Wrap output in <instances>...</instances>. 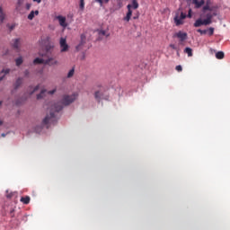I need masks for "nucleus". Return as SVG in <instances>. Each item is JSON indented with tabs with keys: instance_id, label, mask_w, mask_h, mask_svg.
I'll use <instances>...</instances> for the list:
<instances>
[{
	"instance_id": "obj_1",
	"label": "nucleus",
	"mask_w": 230,
	"mask_h": 230,
	"mask_svg": "<svg viewBox=\"0 0 230 230\" xmlns=\"http://www.w3.org/2000/svg\"><path fill=\"white\" fill-rule=\"evenodd\" d=\"M78 97V94L74 93L72 95H65L62 102L51 103V107L49 108V115H47L42 120V125L53 124L57 121V112H60L64 109V105H71L75 100Z\"/></svg>"
},
{
	"instance_id": "obj_2",
	"label": "nucleus",
	"mask_w": 230,
	"mask_h": 230,
	"mask_svg": "<svg viewBox=\"0 0 230 230\" xmlns=\"http://www.w3.org/2000/svg\"><path fill=\"white\" fill-rule=\"evenodd\" d=\"M128 13L126 17L123 18V21H126V22H128L132 17V8L133 10H137L139 8V4L137 3V0H132V4H128Z\"/></svg>"
},
{
	"instance_id": "obj_3",
	"label": "nucleus",
	"mask_w": 230,
	"mask_h": 230,
	"mask_svg": "<svg viewBox=\"0 0 230 230\" xmlns=\"http://www.w3.org/2000/svg\"><path fill=\"white\" fill-rule=\"evenodd\" d=\"M33 64H47L49 66H57L58 64V61H57L55 58H50L47 60H44L40 58H37L33 60Z\"/></svg>"
},
{
	"instance_id": "obj_4",
	"label": "nucleus",
	"mask_w": 230,
	"mask_h": 230,
	"mask_svg": "<svg viewBox=\"0 0 230 230\" xmlns=\"http://www.w3.org/2000/svg\"><path fill=\"white\" fill-rule=\"evenodd\" d=\"M218 15V10L216 11H209L206 13L205 17V23L206 24H211L213 22L212 19L213 17H217Z\"/></svg>"
},
{
	"instance_id": "obj_5",
	"label": "nucleus",
	"mask_w": 230,
	"mask_h": 230,
	"mask_svg": "<svg viewBox=\"0 0 230 230\" xmlns=\"http://www.w3.org/2000/svg\"><path fill=\"white\" fill-rule=\"evenodd\" d=\"M59 46L61 53H66L69 51V45L67 44V40H66V38H60Z\"/></svg>"
},
{
	"instance_id": "obj_6",
	"label": "nucleus",
	"mask_w": 230,
	"mask_h": 230,
	"mask_svg": "<svg viewBox=\"0 0 230 230\" xmlns=\"http://www.w3.org/2000/svg\"><path fill=\"white\" fill-rule=\"evenodd\" d=\"M184 19H186V13H181L180 17H179V14H176L174 17V22H175L176 26H181V24H183Z\"/></svg>"
},
{
	"instance_id": "obj_7",
	"label": "nucleus",
	"mask_w": 230,
	"mask_h": 230,
	"mask_svg": "<svg viewBox=\"0 0 230 230\" xmlns=\"http://www.w3.org/2000/svg\"><path fill=\"white\" fill-rule=\"evenodd\" d=\"M217 10H218L217 6H210L209 5V0L207 1L206 5L203 6V8H202L203 13H206V12H215Z\"/></svg>"
},
{
	"instance_id": "obj_8",
	"label": "nucleus",
	"mask_w": 230,
	"mask_h": 230,
	"mask_svg": "<svg viewBox=\"0 0 230 230\" xmlns=\"http://www.w3.org/2000/svg\"><path fill=\"white\" fill-rule=\"evenodd\" d=\"M21 42L22 40L20 38L12 40V46L13 49H16L18 52L21 51Z\"/></svg>"
},
{
	"instance_id": "obj_9",
	"label": "nucleus",
	"mask_w": 230,
	"mask_h": 230,
	"mask_svg": "<svg viewBox=\"0 0 230 230\" xmlns=\"http://www.w3.org/2000/svg\"><path fill=\"white\" fill-rule=\"evenodd\" d=\"M173 37H177V39L180 40V42H184V40L188 39V33L180 31L177 33H175Z\"/></svg>"
},
{
	"instance_id": "obj_10",
	"label": "nucleus",
	"mask_w": 230,
	"mask_h": 230,
	"mask_svg": "<svg viewBox=\"0 0 230 230\" xmlns=\"http://www.w3.org/2000/svg\"><path fill=\"white\" fill-rule=\"evenodd\" d=\"M46 93H48V94H55V93H57V88H55L54 90H52V91H47V90H42L41 92H40V93H39L38 95H37V100H42V98H44V94H46Z\"/></svg>"
},
{
	"instance_id": "obj_11",
	"label": "nucleus",
	"mask_w": 230,
	"mask_h": 230,
	"mask_svg": "<svg viewBox=\"0 0 230 230\" xmlns=\"http://www.w3.org/2000/svg\"><path fill=\"white\" fill-rule=\"evenodd\" d=\"M28 0H17L15 10L17 12H22L24 10V2Z\"/></svg>"
},
{
	"instance_id": "obj_12",
	"label": "nucleus",
	"mask_w": 230,
	"mask_h": 230,
	"mask_svg": "<svg viewBox=\"0 0 230 230\" xmlns=\"http://www.w3.org/2000/svg\"><path fill=\"white\" fill-rule=\"evenodd\" d=\"M206 4V0H192V4H194V8L199 9L202 8Z\"/></svg>"
},
{
	"instance_id": "obj_13",
	"label": "nucleus",
	"mask_w": 230,
	"mask_h": 230,
	"mask_svg": "<svg viewBox=\"0 0 230 230\" xmlns=\"http://www.w3.org/2000/svg\"><path fill=\"white\" fill-rule=\"evenodd\" d=\"M56 19L58 21L59 24L63 28H67V23L66 22V17L65 16L58 15V16L56 17Z\"/></svg>"
},
{
	"instance_id": "obj_14",
	"label": "nucleus",
	"mask_w": 230,
	"mask_h": 230,
	"mask_svg": "<svg viewBox=\"0 0 230 230\" xmlns=\"http://www.w3.org/2000/svg\"><path fill=\"white\" fill-rule=\"evenodd\" d=\"M208 25H209V24L206 23V20H202V19H198L194 22V27L195 28H200V26H208Z\"/></svg>"
},
{
	"instance_id": "obj_15",
	"label": "nucleus",
	"mask_w": 230,
	"mask_h": 230,
	"mask_svg": "<svg viewBox=\"0 0 230 230\" xmlns=\"http://www.w3.org/2000/svg\"><path fill=\"white\" fill-rule=\"evenodd\" d=\"M85 36L84 34H81V41L80 43L75 47L76 51H80L84 46V44H85Z\"/></svg>"
},
{
	"instance_id": "obj_16",
	"label": "nucleus",
	"mask_w": 230,
	"mask_h": 230,
	"mask_svg": "<svg viewBox=\"0 0 230 230\" xmlns=\"http://www.w3.org/2000/svg\"><path fill=\"white\" fill-rule=\"evenodd\" d=\"M35 15H39V10L36 11H31L29 15H28V19L29 21H33V19L35 18Z\"/></svg>"
},
{
	"instance_id": "obj_17",
	"label": "nucleus",
	"mask_w": 230,
	"mask_h": 230,
	"mask_svg": "<svg viewBox=\"0 0 230 230\" xmlns=\"http://www.w3.org/2000/svg\"><path fill=\"white\" fill-rule=\"evenodd\" d=\"M5 17L6 14L4 13V11H3V7L0 6V24H3V22H4Z\"/></svg>"
},
{
	"instance_id": "obj_18",
	"label": "nucleus",
	"mask_w": 230,
	"mask_h": 230,
	"mask_svg": "<svg viewBox=\"0 0 230 230\" xmlns=\"http://www.w3.org/2000/svg\"><path fill=\"white\" fill-rule=\"evenodd\" d=\"M102 96H103V93H102L100 91L95 92L94 98L98 102H101Z\"/></svg>"
},
{
	"instance_id": "obj_19",
	"label": "nucleus",
	"mask_w": 230,
	"mask_h": 230,
	"mask_svg": "<svg viewBox=\"0 0 230 230\" xmlns=\"http://www.w3.org/2000/svg\"><path fill=\"white\" fill-rule=\"evenodd\" d=\"M31 198L30 196L22 197L20 199V202H22V204H30Z\"/></svg>"
},
{
	"instance_id": "obj_20",
	"label": "nucleus",
	"mask_w": 230,
	"mask_h": 230,
	"mask_svg": "<svg viewBox=\"0 0 230 230\" xmlns=\"http://www.w3.org/2000/svg\"><path fill=\"white\" fill-rule=\"evenodd\" d=\"M184 53H186L188 57H193V49L190 47L185 48Z\"/></svg>"
},
{
	"instance_id": "obj_21",
	"label": "nucleus",
	"mask_w": 230,
	"mask_h": 230,
	"mask_svg": "<svg viewBox=\"0 0 230 230\" xmlns=\"http://www.w3.org/2000/svg\"><path fill=\"white\" fill-rule=\"evenodd\" d=\"M8 73H10V69H8V68L2 70L1 75H4L0 76V82H2V80L4 79V75H8Z\"/></svg>"
},
{
	"instance_id": "obj_22",
	"label": "nucleus",
	"mask_w": 230,
	"mask_h": 230,
	"mask_svg": "<svg viewBox=\"0 0 230 230\" xmlns=\"http://www.w3.org/2000/svg\"><path fill=\"white\" fill-rule=\"evenodd\" d=\"M73 76H75V66H73L72 69L69 70L66 78H73Z\"/></svg>"
},
{
	"instance_id": "obj_23",
	"label": "nucleus",
	"mask_w": 230,
	"mask_h": 230,
	"mask_svg": "<svg viewBox=\"0 0 230 230\" xmlns=\"http://www.w3.org/2000/svg\"><path fill=\"white\" fill-rule=\"evenodd\" d=\"M224 57H225V54L222 51H218V52L216 53V58L218 60H222V58H224Z\"/></svg>"
},
{
	"instance_id": "obj_24",
	"label": "nucleus",
	"mask_w": 230,
	"mask_h": 230,
	"mask_svg": "<svg viewBox=\"0 0 230 230\" xmlns=\"http://www.w3.org/2000/svg\"><path fill=\"white\" fill-rule=\"evenodd\" d=\"M22 84V78H18L15 83V89H18V87H21Z\"/></svg>"
},
{
	"instance_id": "obj_25",
	"label": "nucleus",
	"mask_w": 230,
	"mask_h": 230,
	"mask_svg": "<svg viewBox=\"0 0 230 230\" xmlns=\"http://www.w3.org/2000/svg\"><path fill=\"white\" fill-rule=\"evenodd\" d=\"M96 3H99L100 6H103V3H105V4H107V3H109L110 0H95Z\"/></svg>"
},
{
	"instance_id": "obj_26",
	"label": "nucleus",
	"mask_w": 230,
	"mask_h": 230,
	"mask_svg": "<svg viewBox=\"0 0 230 230\" xmlns=\"http://www.w3.org/2000/svg\"><path fill=\"white\" fill-rule=\"evenodd\" d=\"M79 8H80V10H84V8H85V2H84V0H80Z\"/></svg>"
},
{
	"instance_id": "obj_27",
	"label": "nucleus",
	"mask_w": 230,
	"mask_h": 230,
	"mask_svg": "<svg viewBox=\"0 0 230 230\" xmlns=\"http://www.w3.org/2000/svg\"><path fill=\"white\" fill-rule=\"evenodd\" d=\"M214 33H215V28L210 27L208 29V35H209V37H211Z\"/></svg>"
},
{
	"instance_id": "obj_28",
	"label": "nucleus",
	"mask_w": 230,
	"mask_h": 230,
	"mask_svg": "<svg viewBox=\"0 0 230 230\" xmlns=\"http://www.w3.org/2000/svg\"><path fill=\"white\" fill-rule=\"evenodd\" d=\"M16 66H21V64H22V58H18L16 60Z\"/></svg>"
},
{
	"instance_id": "obj_29",
	"label": "nucleus",
	"mask_w": 230,
	"mask_h": 230,
	"mask_svg": "<svg viewBox=\"0 0 230 230\" xmlns=\"http://www.w3.org/2000/svg\"><path fill=\"white\" fill-rule=\"evenodd\" d=\"M55 48V46L53 45H48L46 47L47 52L49 53V51H51V49H53Z\"/></svg>"
},
{
	"instance_id": "obj_30",
	"label": "nucleus",
	"mask_w": 230,
	"mask_h": 230,
	"mask_svg": "<svg viewBox=\"0 0 230 230\" xmlns=\"http://www.w3.org/2000/svg\"><path fill=\"white\" fill-rule=\"evenodd\" d=\"M198 33H200V35H206V33H208V31H206V30L202 31V30L199 29Z\"/></svg>"
},
{
	"instance_id": "obj_31",
	"label": "nucleus",
	"mask_w": 230,
	"mask_h": 230,
	"mask_svg": "<svg viewBox=\"0 0 230 230\" xmlns=\"http://www.w3.org/2000/svg\"><path fill=\"white\" fill-rule=\"evenodd\" d=\"M169 47H171L172 49H174L175 51H179V48H177V46H175V44H170Z\"/></svg>"
},
{
	"instance_id": "obj_32",
	"label": "nucleus",
	"mask_w": 230,
	"mask_h": 230,
	"mask_svg": "<svg viewBox=\"0 0 230 230\" xmlns=\"http://www.w3.org/2000/svg\"><path fill=\"white\" fill-rule=\"evenodd\" d=\"M176 71H178V73H181L182 71V66L181 65L176 66L175 67Z\"/></svg>"
},
{
	"instance_id": "obj_33",
	"label": "nucleus",
	"mask_w": 230,
	"mask_h": 230,
	"mask_svg": "<svg viewBox=\"0 0 230 230\" xmlns=\"http://www.w3.org/2000/svg\"><path fill=\"white\" fill-rule=\"evenodd\" d=\"M31 8V4L26 3V4H25V9L28 10V11H30Z\"/></svg>"
},
{
	"instance_id": "obj_34",
	"label": "nucleus",
	"mask_w": 230,
	"mask_h": 230,
	"mask_svg": "<svg viewBox=\"0 0 230 230\" xmlns=\"http://www.w3.org/2000/svg\"><path fill=\"white\" fill-rule=\"evenodd\" d=\"M36 91H39V85H37L34 90L31 93V94H33Z\"/></svg>"
},
{
	"instance_id": "obj_35",
	"label": "nucleus",
	"mask_w": 230,
	"mask_h": 230,
	"mask_svg": "<svg viewBox=\"0 0 230 230\" xmlns=\"http://www.w3.org/2000/svg\"><path fill=\"white\" fill-rule=\"evenodd\" d=\"M12 197H13V193H9L6 195V198L7 199H12Z\"/></svg>"
},
{
	"instance_id": "obj_36",
	"label": "nucleus",
	"mask_w": 230,
	"mask_h": 230,
	"mask_svg": "<svg viewBox=\"0 0 230 230\" xmlns=\"http://www.w3.org/2000/svg\"><path fill=\"white\" fill-rule=\"evenodd\" d=\"M34 3H38V4H40L42 3V0H32Z\"/></svg>"
},
{
	"instance_id": "obj_37",
	"label": "nucleus",
	"mask_w": 230,
	"mask_h": 230,
	"mask_svg": "<svg viewBox=\"0 0 230 230\" xmlns=\"http://www.w3.org/2000/svg\"><path fill=\"white\" fill-rule=\"evenodd\" d=\"M24 75H25V76H28V75H30V71L25 70V71H24Z\"/></svg>"
},
{
	"instance_id": "obj_38",
	"label": "nucleus",
	"mask_w": 230,
	"mask_h": 230,
	"mask_svg": "<svg viewBox=\"0 0 230 230\" xmlns=\"http://www.w3.org/2000/svg\"><path fill=\"white\" fill-rule=\"evenodd\" d=\"M188 17L191 18V9L189 10Z\"/></svg>"
},
{
	"instance_id": "obj_39",
	"label": "nucleus",
	"mask_w": 230,
	"mask_h": 230,
	"mask_svg": "<svg viewBox=\"0 0 230 230\" xmlns=\"http://www.w3.org/2000/svg\"><path fill=\"white\" fill-rule=\"evenodd\" d=\"M133 19H134V20L139 19V14H137L136 16H133Z\"/></svg>"
},
{
	"instance_id": "obj_40",
	"label": "nucleus",
	"mask_w": 230,
	"mask_h": 230,
	"mask_svg": "<svg viewBox=\"0 0 230 230\" xmlns=\"http://www.w3.org/2000/svg\"><path fill=\"white\" fill-rule=\"evenodd\" d=\"M100 35H105V31H101Z\"/></svg>"
},
{
	"instance_id": "obj_41",
	"label": "nucleus",
	"mask_w": 230,
	"mask_h": 230,
	"mask_svg": "<svg viewBox=\"0 0 230 230\" xmlns=\"http://www.w3.org/2000/svg\"><path fill=\"white\" fill-rule=\"evenodd\" d=\"M4 136H6L4 133L2 134V137H4Z\"/></svg>"
},
{
	"instance_id": "obj_42",
	"label": "nucleus",
	"mask_w": 230,
	"mask_h": 230,
	"mask_svg": "<svg viewBox=\"0 0 230 230\" xmlns=\"http://www.w3.org/2000/svg\"><path fill=\"white\" fill-rule=\"evenodd\" d=\"M177 56L180 57L179 51H177Z\"/></svg>"
},
{
	"instance_id": "obj_43",
	"label": "nucleus",
	"mask_w": 230,
	"mask_h": 230,
	"mask_svg": "<svg viewBox=\"0 0 230 230\" xmlns=\"http://www.w3.org/2000/svg\"><path fill=\"white\" fill-rule=\"evenodd\" d=\"M1 105H3V102H0V107H1Z\"/></svg>"
},
{
	"instance_id": "obj_44",
	"label": "nucleus",
	"mask_w": 230,
	"mask_h": 230,
	"mask_svg": "<svg viewBox=\"0 0 230 230\" xmlns=\"http://www.w3.org/2000/svg\"><path fill=\"white\" fill-rule=\"evenodd\" d=\"M0 125H3V122L0 120Z\"/></svg>"
},
{
	"instance_id": "obj_45",
	"label": "nucleus",
	"mask_w": 230,
	"mask_h": 230,
	"mask_svg": "<svg viewBox=\"0 0 230 230\" xmlns=\"http://www.w3.org/2000/svg\"><path fill=\"white\" fill-rule=\"evenodd\" d=\"M117 1H119V0H117Z\"/></svg>"
}]
</instances>
